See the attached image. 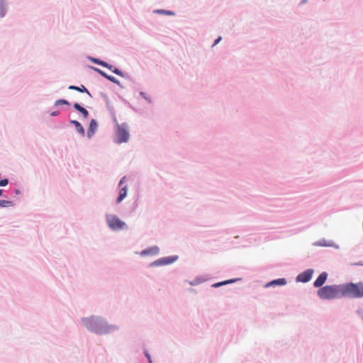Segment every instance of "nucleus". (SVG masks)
I'll list each match as a JSON object with an SVG mask.
<instances>
[{
    "label": "nucleus",
    "mask_w": 363,
    "mask_h": 363,
    "mask_svg": "<svg viewBox=\"0 0 363 363\" xmlns=\"http://www.w3.org/2000/svg\"><path fill=\"white\" fill-rule=\"evenodd\" d=\"M108 69L111 70L113 73L121 76V77H123V73L121 72V70H119L117 68H113V66L111 65H108V67H106Z\"/></svg>",
    "instance_id": "obj_15"
},
{
    "label": "nucleus",
    "mask_w": 363,
    "mask_h": 363,
    "mask_svg": "<svg viewBox=\"0 0 363 363\" xmlns=\"http://www.w3.org/2000/svg\"><path fill=\"white\" fill-rule=\"evenodd\" d=\"M345 297L358 298L363 297V282L344 284Z\"/></svg>",
    "instance_id": "obj_2"
},
{
    "label": "nucleus",
    "mask_w": 363,
    "mask_h": 363,
    "mask_svg": "<svg viewBox=\"0 0 363 363\" xmlns=\"http://www.w3.org/2000/svg\"><path fill=\"white\" fill-rule=\"evenodd\" d=\"M129 140V133L125 123L118 124L116 128V143L121 144L127 143Z\"/></svg>",
    "instance_id": "obj_3"
},
{
    "label": "nucleus",
    "mask_w": 363,
    "mask_h": 363,
    "mask_svg": "<svg viewBox=\"0 0 363 363\" xmlns=\"http://www.w3.org/2000/svg\"><path fill=\"white\" fill-rule=\"evenodd\" d=\"M154 250H155V251L156 252H157V251H158V249H157V248H155V249H154Z\"/></svg>",
    "instance_id": "obj_31"
},
{
    "label": "nucleus",
    "mask_w": 363,
    "mask_h": 363,
    "mask_svg": "<svg viewBox=\"0 0 363 363\" xmlns=\"http://www.w3.org/2000/svg\"><path fill=\"white\" fill-rule=\"evenodd\" d=\"M9 181L7 179H4L0 181V186H5L8 184Z\"/></svg>",
    "instance_id": "obj_22"
},
{
    "label": "nucleus",
    "mask_w": 363,
    "mask_h": 363,
    "mask_svg": "<svg viewBox=\"0 0 363 363\" xmlns=\"http://www.w3.org/2000/svg\"><path fill=\"white\" fill-rule=\"evenodd\" d=\"M6 9L2 1H0V17L3 18L6 15Z\"/></svg>",
    "instance_id": "obj_14"
},
{
    "label": "nucleus",
    "mask_w": 363,
    "mask_h": 363,
    "mask_svg": "<svg viewBox=\"0 0 363 363\" xmlns=\"http://www.w3.org/2000/svg\"><path fill=\"white\" fill-rule=\"evenodd\" d=\"M174 261V259L171 257L162 258L155 261L153 264L154 265H165L172 263Z\"/></svg>",
    "instance_id": "obj_8"
},
{
    "label": "nucleus",
    "mask_w": 363,
    "mask_h": 363,
    "mask_svg": "<svg viewBox=\"0 0 363 363\" xmlns=\"http://www.w3.org/2000/svg\"><path fill=\"white\" fill-rule=\"evenodd\" d=\"M55 106H60L62 104H69V102L65 99H59L55 101Z\"/></svg>",
    "instance_id": "obj_19"
},
{
    "label": "nucleus",
    "mask_w": 363,
    "mask_h": 363,
    "mask_svg": "<svg viewBox=\"0 0 363 363\" xmlns=\"http://www.w3.org/2000/svg\"><path fill=\"white\" fill-rule=\"evenodd\" d=\"M86 325H87V327L90 329V330L94 331V332H96V333H99V331H97L96 330L93 329V328H91V327H89V326H88V323H86Z\"/></svg>",
    "instance_id": "obj_28"
},
{
    "label": "nucleus",
    "mask_w": 363,
    "mask_h": 363,
    "mask_svg": "<svg viewBox=\"0 0 363 363\" xmlns=\"http://www.w3.org/2000/svg\"><path fill=\"white\" fill-rule=\"evenodd\" d=\"M235 280V279H230V280H227V281H222V282H218V283H216L213 285V287H218V286H220L222 285H225V284H230V283H233L234 282Z\"/></svg>",
    "instance_id": "obj_16"
},
{
    "label": "nucleus",
    "mask_w": 363,
    "mask_h": 363,
    "mask_svg": "<svg viewBox=\"0 0 363 363\" xmlns=\"http://www.w3.org/2000/svg\"><path fill=\"white\" fill-rule=\"evenodd\" d=\"M58 114H59L58 111H54V112L50 113V116H57Z\"/></svg>",
    "instance_id": "obj_24"
},
{
    "label": "nucleus",
    "mask_w": 363,
    "mask_h": 363,
    "mask_svg": "<svg viewBox=\"0 0 363 363\" xmlns=\"http://www.w3.org/2000/svg\"><path fill=\"white\" fill-rule=\"evenodd\" d=\"M220 40H221V38H220H220H218L215 41V43H214L213 45H216V44H218V43L220 42Z\"/></svg>",
    "instance_id": "obj_25"
},
{
    "label": "nucleus",
    "mask_w": 363,
    "mask_h": 363,
    "mask_svg": "<svg viewBox=\"0 0 363 363\" xmlns=\"http://www.w3.org/2000/svg\"><path fill=\"white\" fill-rule=\"evenodd\" d=\"M2 193H3V191L1 189H0V196L2 195Z\"/></svg>",
    "instance_id": "obj_29"
},
{
    "label": "nucleus",
    "mask_w": 363,
    "mask_h": 363,
    "mask_svg": "<svg viewBox=\"0 0 363 363\" xmlns=\"http://www.w3.org/2000/svg\"><path fill=\"white\" fill-rule=\"evenodd\" d=\"M146 357H147V359H148V362H149V363H152V359H151V357H150V354L147 353V354H146Z\"/></svg>",
    "instance_id": "obj_23"
},
{
    "label": "nucleus",
    "mask_w": 363,
    "mask_h": 363,
    "mask_svg": "<svg viewBox=\"0 0 363 363\" xmlns=\"http://www.w3.org/2000/svg\"><path fill=\"white\" fill-rule=\"evenodd\" d=\"M106 220L108 226L113 230H121L125 228V223L121 220L115 215H107Z\"/></svg>",
    "instance_id": "obj_4"
},
{
    "label": "nucleus",
    "mask_w": 363,
    "mask_h": 363,
    "mask_svg": "<svg viewBox=\"0 0 363 363\" xmlns=\"http://www.w3.org/2000/svg\"><path fill=\"white\" fill-rule=\"evenodd\" d=\"M126 195H127V187L124 186L120 191L119 196L117 199V203L121 202L124 199V198L126 196Z\"/></svg>",
    "instance_id": "obj_12"
},
{
    "label": "nucleus",
    "mask_w": 363,
    "mask_h": 363,
    "mask_svg": "<svg viewBox=\"0 0 363 363\" xmlns=\"http://www.w3.org/2000/svg\"><path fill=\"white\" fill-rule=\"evenodd\" d=\"M125 177H123V178L121 179L120 183H119V185H120V186H121V185H122V184H123V183L124 182V181H125Z\"/></svg>",
    "instance_id": "obj_26"
},
{
    "label": "nucleus",
    "mask_w": 363,
    "mask_h": 363,
    "mask_svg": "<svg viewBox=\"0 0 363 363\" xmlns=\"http://www.w3.org/2000/svg\"><path fill=\"white\" fill-rule=\"evenodd\" d=\"M159 12L165 13H167V14H172V13L171 11H159Z\"/></svg>",
    "instance_id": "obj_27"
},
{
    "label": "nucleus",
    "mask_w": 363,
    "mask_h": 363,
    "mask_svg": "<svg viewBox=\"0 0 363 363\" xmlns=\"http://www.w3.org/2000/svg\"><path fill=\"white\" fill-rule=\"evenodd\" d=\"M328 277V274L326 272H322L318 277L316 279V280L314 281V286L315 287H320L322 286L324 283L325 282Z\"/></svg>",
    "instance_id": "obj_6"
},
{
    "label": "nucleus",
    "mask_w": 363,
    "mask_h": 363,
    "mask_svg": "<svg viewBox=\"0 0 363 363\" xmlns=\"http://www.w3.org/2000/svg\"><path fill=\"white\" fill-rule=\"evenodd\" d=\"M106 79L113 83H116V84L118 83V80L113 76H111V75L106 76Z\"/></svg>",
    "instance_id": "obj_21"
},
{
    "label": "nucleus",
    "mask_w": 363,
    "mask_h": 363,
    "mask_svg": "<svg viewBox=\"0 0 363 363\" xmlns=\"http://www.w3.org/2000/svg\"><path fill=\"white\" fill-rule=\"evenodd\" d=\"M12 205V201H6V200H0V207H7L11 206Z\"/></svg>",
    "instance_id": "obj_17"
},
{
    "label": "nucleus",
    "mask_w": 363,
    "mask_h": 363,
    "mask_svg": "<svg viewBox=\"0 0 363 363\" xmlns=\"http://www.w3.org/2000/svg\"><path fill=\"white\" fill-rule=\"evenodd\" d=\"M94 69L105 78H106V76H108V74H107L106 72H104L99 68L94 67Z\"/></svg>",
    "instance_id": "obj_20"
},
{
    "label": "nucleus",
    "mask_w": 363,
    "mask_h": 363,
    "mask_svg": "<svg viewBox=\"0 0 363 363\" xmlns=\"http://www.w3.org/2000/svg\"><path fill=\"white\" fill-rule=\"evenodd\" d=\"M71 123L74 124L77 132L79 133L82 135L84 134V130L82 127V125L79 123L77 121H71Z\"/></svg>",
    "instance_id": "obj_13"
},
{
    "label": "nucleus",
    "mask_w": 363,
    "mask_h": 363,
    "mask_svg": "<svg viewBox=\"0 0 363 363\" xmlns=\"http://www.w3.org/2000/svg\"><path fill=\"white\" fill-rule=\"evenodd\" d=\"M97 126L98 125L96 121L94 119H92L90 121L89 130L87 131V135L89 138H91L93 135V134L94 133L95 130L97 128Z\"/></svg>",
    "instance_id": "obj_7"
},
{
    "label": "nucleus",
    "mask_w": 363,
    "mask_h": 363,
    "mask_svg": "<svg viewBox=\"0 0 363 363\" xmlns=\"http://www.w3.org/2000/svg\"><path fill=\"white\" fill-rule=\"evenodd\" d=\"M92 62H94L96 64L100 65H101L103 67H108V63L107 62L101 61V60H98V59L94 58V59H92Z\"/></svg>",
    "instance_id": "obj_18"
},
{
    "label": "nucleus",
    "mask_w": 363,
    "mask_h": 363,
    "mask_svg": "<svg viewBox=\"0 0 363 363\" xmlns=\"http://www.w3.org/2000/svg\"><path fill=\"white\" fill-rule=\"evenodd\" d=\"M285 284H286V280L284 278H281V279L273 280V281L267 283L266 284V287H269L271 286H276V285L284 286Z\"/></svg>",
    "instance_id": "obj_9"
},
{
    "label": "nucleus",
    "mask_w": 363,
    "mask_h": 363,
    "mask_svg": "<svg viewBox=\"0 0 363 363\" xmlns=\"http://www.w3.org/2000/svg\"><path fill=\"white\" fill-rule=\"evenodd\" d=\"M318 296L322 299H334L345 297L344 284L329 285L318 291Z\"/></svg>",
    "instance_id": "obj_1"
},
{
    "label": "nucleus",
    "mask_w": 363,
    "mask_h": 363,
    "mask_svg": "<svg viewBox=\"0 0 363 363\" xmlns=\"http://www.w3.org/2000/svg\"><path fill=\"white\" fill-rule=\"evenodd\" d=\"M74 108L79 111L85 118L88 117L89 112L86 111V109L81 106L78 103H75L74 104Z\"/></svg>",
    "instance_id": "obj_10"
},
{
    "label": "nucleus",
    "mask_w": 363,
    "mask_h": 363,
    "mask_svg": "<svg viewBox=\"0 0 363 363\" xmlns=\"http://www.w3.org/2000/svg\"><path fill=\"white\" fill-rule=\"evenodd\" d=\"M313 273V269H307L297 276L296 281L298 282L306 283L311 279Z\"/></svg>",
    "instance_id": "obj_5"
},
{
    "label": "nucleus",
    "mask_w": 363,
    "mask_h": 363,
    "mask_svg": "<svg viewBox=\"0 0 363 363\" xmlns=\"http://www.w3.org/2000/svg\"><path fill=\"white\" fill-rule=\"evenodd\" d=\"M69 89H72V90H77L78 91H80V92H86L89 97H91V94L89 93V91L87 90V89L84 86V85H82L80 87L79 86H74V85H71L69 86Z\"/></svg>",
    "instance_id": "obj_11"
},
{
    "label": "nucleus",
    "mask_w": 363,
    "mask_h": 363,
    "mask_svg": "<svg viewBox=\"0 0 363 363\" xmlns=\"http://www.w3.org/2000/svg\"><path fill=\"white\" fill-rule=\"evenodd\" d=\"M148 252L147 251H143V254H147Z\"/></svg>",
    "instance_id": "obj_30"
}]
</instances>
